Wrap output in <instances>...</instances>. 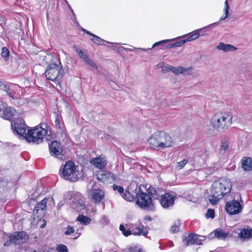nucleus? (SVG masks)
Returning <instances> with one entry per match:
<instances>
[{
  "label": "nucleus",
  "mask_w": 252,
  "mask_h": 252,
  "mask_svg": "<svg viewBox=\"0 0 252 252\" xmlns=\"http://www.w3.org/2000/svg\"><path fill=\"white\" fill-rule=\"evenodd\" d=\"M232 117L228 112H219L212 117L211 123L212 126L218 131L226 129L232 124Z\"/></svg>",
  "instance_id": "nucleus-1"
},
{
  "label": "nucleus",
  "mask_w": 252,
  "mask_h": 252,
  "mask_svg": "<svg viewBox=\"0 0 252 252\" xmlns=\"http://www.w3.org/2000/svg\"><path fill=\"white\" fill-rule=\"evenodd\" d=\"M49 126L46 123H41L39 127L36 126L33 129L29 130L26 134V140L28 142L38 144L42 142L43 137L50 135Z\"/></svg>",
  "instance_id": "nucleus-2"
},
{
  "label": "nucleus",
  "mask_w": 252,
  "mask_h": 252,
  "mask_svg": "<svg viewBox=\"0 0 252 252\" xmlns=\"http://www.w3.org/2000/svg\"><path fill=\"white\" fill-rule=\"evenodd\" d=\"M63 66L60 61L58 63H51L49 64L45 72L46 78L54 82L61 89V81L63 77Z\"/></svg>",
  "instance_id": "nucleus-3"
},
{
  "label": "nucleus",
  "mask_w": 252,
  "mask_h": 252,
  "mask_svg": "<svg viewBox=\"0 0 252 252\" xmlns=\"http://www.w3.org/2000/svg\"><path fill=\"white\" fill-rule=\"evenodd\" d=\"M231 188L232 183L230 180L221 178L213 183L211 192L218 194L223 197L230 192Z\"/></svg>",
  "instance_id": "nucleus-4"
},
{
  "label": "nucleus",
  "mask_w": 252,
  "mask_h": 252,
  "mask_svg": "<svg viewBox=\"0 0 252 252\" xmlns=\"http://www.w3.org/2000/svg\"><path fill=\"white\" fill-rule=\"evenodd\" d=\"M59 173L60 176L66 180L75 182L78 180L76 166L71 161L66 162L64 165L61 167Z\"/></svg>",
  "instance_id": "nucleus-5"
},
{
  "label": "nucleus",
  "mask_w": 252,
  "mask_h": 252,
  "mask_svg": "<svg viewBox=\"0 0 252 252\" xmlns=\"http://www.w3.org/2000/svg\"><path fill=\"white\" fill-rule=\"evenodd\" d=\"M140 188L138 189V192H136L137 197L136 204L142 209L148 211H153L154 209V204L151 196L146 193H139Z\"/></svg>",
  "instance_id": "nucleus-6"
},
{
  "label": "nucleus",
  "mask_w": 252,
  "mask_h": 252,
  "mask_svg": "<svg viewBox=\"0 0 252 252\" xmlns=\"http://www.w3.org/2000/svg\"><path fill=\"white\" fill-rule=\"evenodd\" d=\"M243 204L238 201L233 200L225 204V210L227 213L233 215L240 213L243 209Z\"/></svg>",
  "instance_id": "nucleus-7"
},
{
  "label": "nucleus",
  "mask_w": 252,
  "mask_h": 252,
  "mask_svg": "<svg viewBox=\"0 0 252 252\" xmlns=\"http://www.w3.org/2000/svg\"><path fill=\"white\" fill-rule=\"evenodd\" d=\"M11 127L14 132L24 137H26V125L22 119H17L12 122Z\"/></svg>",
  "instance_id": "nucleus-8"
},
{
  "label": "nucleus",
  "mask_w": 252,
  "mask_h": 252,
  "mask_svg": "<svg viewBox=\"0 0 252 252\" xmlns=\"http://www.w3.org/2000/svg\"><path fill=\"white\" fill-rule=\"evenodd\" d=\"M29 238V235L24 231L16 232L10 236V240L15 245L25 243Z\"/></svg>",
  "instance_id": "nucleus-9"
},
{
  "label": "nucleus",
  "mask_w": 252,
  "mask_h": 252,
  "mask_svg": "<svg viewBox=\"0 0 252 252\" xmlns=\"http://www.w3.org/2000/svg\"><path fill=\"white\" fill-rule=\"evenodd\" d=\"M175 199L173 193H165L161 196L160 203L163 208L168 209L173 206Z\"/></svg>",
  "instance_id": "nucleus-10"
},
{
  "label": "nucleus",
  "mask_w": 252,
  "mask_h": 252,
  "mask_svg": "<svg viewBox=\"0 0 252 252\" xmlns=\"http://www.w3.org/2000/svg\"><path fill=\"white\" fill-rule=\"evenodd\" d=\"M49 150L52 156L59 159H63V148L60 142L57 141L52 142L49 145Z\"/></svg>",
  "instance_id": "nucleus-11"
},
{
  "label": "nucleus",
  "mask_w": 252,
  "mask_h": 252,
  "mask_svg": "<svg viewBox=\"0 0 252 252\" xmlns=\"http://www.w3.org/2000/svg\"><path fill=\"white\" fill-rule=\"evenodd\" d=\"M48 198H44L40 202L37 203L33 210V215L38 219H41L45 215L47 207Z\"/></svg>",
  "instance_id": "nucleus-12"
},
{
  "label": "nucleus",
  "mask_w": 252,
  "mask_h": 252,
  "mask_svg": "<svg viewBox=\"0 0 252 252\" xmlns=\"http://www.w3.org/2000/svg\"><path fill=\"white\" fill-rule=\"evenodd\" d=\"M159 149L172 147L174 144L172 138L166 133L160 131Z\"/></svg>",
  "instance_id": "nucleus-13"
},
{
  "label": "nucleus",
  "mask_w": 252,
  "mask_h": 252,
  "mask_svg": "<svg viewBox=\"0 0 252 252\" xmlns=\"http://www.w3.org/2000/svg\"><path fill=\"white\" fill-rule=\"evenodd\" d=\"M97 179L105 184H110L115 180V177L110 171H103L97 175Z\"/></svg>",
  "instance_id": "nucleus-14"
},
{
  "label": "nucleus",
  "mask_w": 252,
  "mask_h": 252,
  "mask_svg": "<svg viewBox=\"0 0 252 252\" xmlns=\"http://www.w3.org/2000/svg\"><path fill=\"white\" fill-rule=\"evenodd\" d=\"M219 24V22H215L214 23H212L208 26H207L204 28H200L199 29L196 30L191 32L189 36L188 37V38L186 39L187 42L191 41L193 40H195L197 38H198L200 35V32L203 31L205 32L206 30H208L209 28L213 26H216L218 25Z\"/></svg>",
  "instance_id": "nucleus-15"
},
{
  "label": "nucleus",
  "mask_w": 252,
  "mask_h": 252,
  "mask_svg": "<svg viewBox=\"0 0 252 252\" xmlns=\"http://www.w3.org/2000/svg\"><path fill=\"white\" fill-rule=\"evenodd\" d=\"M91 196L92 199L96 203L100 202L104 196V191L99 188H95L93 187L91 191Z\"/></svg>",
  "instance_id": "nucleus-16"
},
{
  "label": "nucleus",
  "mask_w": 252,
  "mask_h": 252,
  "mask_svg": "<svg viewBox=\"0 0 252 252\" xmlns=\"http://www.w3.org/2000/svg\"><path fill=\"white\" fill-rule=\"evenodd\" d=\"M160 131H157L153 134L149 139V143L151 148L159 149Z\"/></svg>",
  "instance_id": "nucleus-17"
},
{
  "label": "nucleus",
  "mask_w": 252,
  "mask_h": 252,
  "mask_svg": "<svg viewBox=\"0 0 252 252\" xmlns=\"http://www.w3.org/2000/svg\"><path fill=\"white\" fill-rule=\"evenodd\" d=\"M90 163L98 168L102 169L106 165L107 161L104 157L100 156L91 159Z\"/></svg>",
  "instance_id": "nucleus-18"
},
{
  "label": "nucleus",
  "mask_w": 252,
  "mask_h": 252,
  "mask_svg": "<svg viewBox=\"0 0 252 252\" xmlns=\"http://www.w3.org/2000/svg\"><path fill=\"white\" fill-rule=\"evenodd\" d=\"M132 234L134 235L146 236L148 234V230L141 223H138L134 229L132 231Z\"/></svg>",
  "instance_id": "nucleus-19"
},
{
  "label": "nucleus",
  "mask_w": 252,
  "mask_h": 252,
  "mask_svg": "<svg viewBox=\"0 0 252 252\" xmlns=\"http://www.w3.org/2000/svg\"><path fill=\"white\" fill-rule=\"evenodd\" d=\"M242 166L245 171H250L252 170V158L248 157H243L241 160Z\"/></svg>",
  "instance_id": "nucleus-20"
},
{
  "label": "nucleus",
  "mask_w": 252,
  "mask_h": 252,
  "mask_svg": "<svg viewBox=\"0 0 252 252\" xmlns=\"http://www.w3.org/2000/svg\"><path fill=\"white\" fill-rule=\"evenodd\" d=\"M217 49L219 50L223 51L224 52L236 50V48L233 45L229 44H224L223 42H220L217 45Z\"/></svg>",
  "instance_id": "nucleus-21"
},
{
  "label": "nucleus",
  "mask_w": 252,
  "mask_h": 252,
  "mask_svg": "<svg viewBox=\"0 0 252 252\" xmlns=\"http://www.w3.org/2000/svg\"><path fill=\"white\" fill-rule=\"evenodd\" d=\"M15 112V109L11 107L5 108L1 114V117L5 120H11Z\"/></svg>",
  "instance_id": "nucleus-22"
},
{
  "label": "nucleus",
  "mask_w": 252,
  "mask_h": 252,
  "mask_svg": "<svg viewBox=\"0 0 252 252\" xmlns=\"http://www.w3.org/2000/svg\"><path fill=\"white\" fill-rule=\"evenodd\" d=\"M72 207L77 212H80L85 209L86 206L83 200H79L77 202H74L72 205Z\"/></svg>",
  "instance_id": "nucleus-23"
},
{
  "label": "nucleus",
  "mask_w": 252,
  "mask_h": 252,
  "mask_svg": "<svg viewBox=\"0 0 252 252\" xmlns=\"http://www.w3.org/2000/svg\"><path fill=\"white\" fill-rule=\"evenodd\" d=\"M211 194L208 196V199L213 205L217 204L219 201L223 197L222 195L217 193H214L213 192H211Z\"/></svg>",
  "instance_id": "nucleus-24"
},
{
  "label": "nucleus",
  "mask_w": 252,
  "mask_h": 252,
  "mask_svg": "<svg viewBox=\"0 0 252 252\" xmlns=\"http://www.w3.org/2000/svg\"><path fill=\"white\" fill-rule=\"evenodd\" d=\"M215 236L219 239H225L228 236V233L221 229H216L214 231Z\"/></svg>",
  "instance_id": "nucleus-25"
},
{
  "label": "nucleus",
  "mask_w": 252,
  "mask_h": 252,
  "mask_svg": "<svg viewBox=\"0 0 252 252\" xmlns=\"http://www.w3.org/2000/svg\"><path fill=\"white\" fill-rule=\"evenodd\" d=\"M92 36H93V38L91 39V40L97 45L106 46L105 43H113L109 41L104 40V39H101V38L94 35V34L92 35Z\"/></svg>",
  "instance_id": "nucleus-26"
},
{
  "label": "nucleus",
  "mask_w": 252,
  "mask_h": 252,
  "mask_svg": "<svg viewBox=\"0 0 252 252\" xmlns=\"http://www.w3.org/2000/svg\"><path fill=\"white\" fill-rule=\"evenodd\" d=\"M76 220L79 221L81 224L84 225L89 224L91 221V219L83 215H79L77 218Z\"/></svg>",
  "instance_id": "nucleus-27"
},
{
  "label": "nucleus",
  "mask_w": 252,
  "mask_h": 252,
  "mask_svg": "<svg viewBox=\"0 0 252 252\" xmlns=\"http://www.w3.org/2000/svg\"><path fill=\"white\" fill-rule=\"evenodd\" d=\"M240 237L250 238L252 237V229H244L239 234Z\"/></svg>",
  "instance_id": "nucleus-28"
},
{
  "label": "nucleus",
  "mask_w": 252,
  "mask_h": 252,
  "mask_svg": "<svg viewBox=\"0 0 252 252\" xmlns=\"http://www.w3.org/2000/svg\"><path fill=\"white\" fill-rule=\"evenodd\" d=\"M171 71L175 75H179L187 71V69L181 66L178 67L172 66L171 67Z\"/></svg>",
  "instance_id": "nucleus-29"
},
{
  "label": "nucleus",
  "mask_w": 252,
  "mask_h": 252,
  "mask_svg": "<svg viewBox=\"0 0 252 252\" xmlns=\"http://www.w3.org/2000/svg\"><path fill=\"white\" fill-rule=\"evenodd\" d=\"M195 234H190L185 239H184V242L186 243V245H192L194 243Z\"/></svg>",
  "instance_id": "nucleus-30"
},
{
  "label": "nucleus",
  "mask_w": 252,
  "mask_h": 252,
  "mask_svg": "<svg viewBox=\"0 0 252 252\" xmlns=\"http://www.w3.org/2000/svg\"><path fill=\"white\" fill-rule=\"evenodd\" d=\"M187 42V41L186 39L181 40H179V41H178L175 42L173 44H171L168 45L166 47L167 48H174V47H180V46H182L183 45H184Z\"/></svg>",
  "instance_id": "nucleus-31"
},
{
  "label": "nucleus",
  "mask_w": 252,
  "mask_h": 252,
  "mask_svg": "<svg viewBox=\"0 0 252 252\" xmlns=\"http://www.w3.org/2000/svg\"><path fill=\"white\" fill-rule=\"evenodd\" d=\"M122 196L124 199L128 201H132L134 198V195H131L129 192L126 190L122 194Z\"/></svg>",
  "instance_id": "nucleus-32"
},
{
  "label": "nucleus",
  "mask_w": 252,
  "mask_h": 252,
  "mask_svg": "<svg viewBox=\"0 0 252 252\" xmlns=\"http://www.w3.org/2000/svg\"><path fill=\"white\" fill-rule=\"evenodd\" d=\"M229 146V143L227 141H222L221 143V147L220 149V153L224 154L225 151L228 149Z\"/></svg>",
  "instance_id": "nucleus-33"
},
{
  "label": "nucleus",
  "mask_w": 252,
  "mask_h": 252,
  "mask_svg": "<svg viewBox=\"0 0 252 252\" xmlns=\"http://www.w3.org/2000/svg\"><path fill=\"white\" fill-rule=\"evenodd\" d=\"M10 55V51L6 47H3L1 50V56L5 61L8 60Z\"/></svg>",
  "instance_id": "nucleus-34"
},
{
  "label": "nucleus",
  "mask_w": 252,
  "mask_h": 252,
  "mask_svg": "<svg viewBox=\"0 0 252 252\" xmlns=\"http://www.w3.org/2000/svg\"><path fill=\"white\" fill-rule=\"evenodd\" d=\"M75 51L80 58L83 60L85 62L89 59L88 56L83 51L79 50L77 48L76 49Z\"/></svg>",
  "instance_id": "nucleus-35"
},
{
  "label": "nucleus",
  "mask_w": 252,
  "mask_h": 252,
  "mask_svg": "<svg viewBox=\"0 0 252 252\" xmlns=\"http://www.w3.org/2000/svg\"><path fill=\"white\" fill-rule=\"evenodd\" d=\"M194 244L196 245H202V241H204L205 239V237L203 236L198 235L197 234H195L194 237Z\"/></svg>",
  "instance_id": "nucleus-36"
},
{
  "label": "nucleus",
  "mask_w": 252,
  "mask_h": 252,
  "mask_svg": "<svg viewBox=\"0 0 252 252\" xmlns=\"http://www.w3.org/2000/svg\"><path fill=\"white\" fill-rule=\"evenodd\" d=\"M2 89L6 92L7 94L11 98L13 99H16L17 97L15 95H13V94L10 91L9 87L6 84H3L2 86Z\"/></svg>",
  "instance_id": "nucleus-37"
},
{
  "label": "nucleus",
  "mask_w": 252,
  "mask_h": 252,
  "mask_svg": "<svg viewBox=\"0 0 252 252\" xmlns=\"http://www.w3.org/2000/svg\"><path fill=\"white\" fill-rule=\"evenodd\" d=\"M119 229L122 231L123 234L125 236L127 237L132 234V231L128 229H126L124 225L123 224L120 225Z\"/></svg>",
  "instance_id": "nucleus-38"
},
{
  "label": "nucleus",
  "mask_w": 252,
  "mask_h": 252,
  "mask_svg": "<svg viewBox=\"0 0 252 252\" xmlns=\"http://www.w3.org/2000/svg\"><path fill=\"white\" fill-rule=\"evenodd\" d=\"M57 251L58 252H68L67 247L63 244H60L57 246Z\"/></svg>",
  "instance_id": "nucleus-39"
},
{
  "label": "nucleus",
  "mask_w": 252,
  "mask_h": 252,
  "mask_svg": "<svg viewBox=\"0 0 252 252\" xmlns=\"http://www.w3.org/2000/svg\"><path fill=\"white\" fill-rule=\"evenodd\" d=\"M75 232V229L74 228L68 225L66 228V230L64 231V234L66 235H70L71 234L74 233Z\"/></svg>",
  "instance_id": "nucleus-40"
},
{
  "label": "nucleus",
  "mask_w": 252,
  "mask_h": 252,
  "mask_svg": "<svg viewBox=\"0 0 252 252\" xmlns=\"http://www.w3.org/2000/svg\"><path fill=\"white\" fill-rule=\"evenodd\" d=\"M188 160L186 159H183L182 161L178 162L176 166V168L178 170H180L184 168L185 165L187 163Z\"/></svg>",
  "instance_id": "nucleus-41"
},
{
  "label": "nucleus",
  "mask_w": 252,
  "mask_h": 252,
  "mask_svg": "<svg viewBox=\"0 0 252 252\" xmlns=\"http://www.w3.org/2000/svg\"><path fill=\"white\" fill-rule=\"evenodd\" d=\"M126 252H143V251L137 247H130L126 251Z\"/></svg>",
  "instance_id": "nucleus-42"
},
{
  "label": "nucleus",
  "mask_w": 252,
  "mask_h": 252,
  "mask_svg": "<svg viewBox=\"0 0 252 252\" xmlns=\"http://www.w3.org/2000/svg\"><path fill=\"white\" fill-rule=\"evenodd\" d=\"M113 189L114 190H117L121 195L124 192V189L122 187L113 185Z\"/></svg>",
  "instance_id": "nucleus-43"
},
{
  "label": "nucleus",
  "mask_w": 252,
  "mask_h": 252,
  "mask_svg": "<svg viewBox=\"0 0 252 252\" xmlns=\"http://www.w3.org/2000/svg\"><path fill=\"white\" fill-rule=\"evenodd\" d=\"M172 66L169 65L168 64L163 65L161 67V71L164 73H167L171 71V67H172Z\"/></svg>",
  "instance_id": "nucleus-44"
},
{
  "label": "nucleus",
  "mask_w": 252,
  "mask_h": 252,
  "mask_svg": "<svg viewBox=\"0 0 252 252\" xmlns=\"http://www.w3.org/2000/svg\"><path fill=\"white\" fill-rule=\"evenodd\" d=\"M206 217L207 218H214L215 217V212L214 210L211 209H208L206 214Z\"/></svg>",
  "instance_id": "nucleus-45"
},
{
  "label": "nucleus",
  "mask_w": 252,
  "mask_h": 252,
  "mask_svg": "<svg viewBox=\"0 0 252 252\" xmlns=\"http://www.w3.org/2000/svg\"><path fill=\"white\" fill-rule=\"evenodd\" d=\"M109 48L111 49L117 51L119 52H122L123 51V49H124V47L123 46H119L117 45H111L110 46H109Z\"/></svg>",
  "instance_id": "nucleus-46"
},
{
  "label": "nucleus",
  "mask_w": 252,
  "mask_h": 252,
  "mask_svg": "<svg viewBox=\"0 0 252 252\" xmlns=\"http://www.w3.org/2000/svg\"><path fill=\"white\" fill-rule=\"evenodd\" d=\"M169 41H170V40L166 39V40H161V41L157 42L153 44V45L152 46V47L151 49L157 46L162 45L165 43H167V42H169Z\"/></svg>",
  "instance_id": "nucleus-47"
},
{
  "label": "nucleus",
  "mask_w": 252,
  "mask_h": 252,
  "mask_svg": "<svg viewBox=\"0 0 252 252\" xmlns=\"http://www.w3.org/2000/svg\"><path fill=\"white\" fill-rule=\"evenodd\" d=\"M86 63L91 67L95 69L97 68V65L91 59H89V60H88V61Z\"/></svg>",
  "instance_id": "nucleus-48"
},
{
  "label": "nucleus",
  "mask_w": 252,
  "mask_h": 252,
  "mask_svg": "<svg viewBox=\"0 0 252 252\" xmlns=\"http://www.w3.org/2000/svg\"><path fill=\"white\" fill-rule=\"evenodd\" d=\"M179 230V225L178 224H175L171 227V231L173 233H176Z\"/></svg>",
  "instance_id": "nucleus-49"
},
{
  "label": "nucleus",
  "mask_w": 252,
  "mask_h": 252,
  "mask_svg": "<svg viewBox=\"0 0 252 252\" xmlns=\"http://www.w3.org/2000/svg\"><path fill=\"white\" fill-rule=\"evenodd\" d=\"M55 126L57 128L62 129V127L60 125V121L58 116H56V120L55 121Z\"/></svg>",
  "instance_id": "nucleus-50"
},
{
  "label": "nucleus",
  "mask_w": 252,
  "mask_h": 252,
  "mask_svg": "<svg viewBox=\"0 0 252 252\" xmlns=\"http://www.w3.org/2000/svg\"><path fill=\"white\" fill-rule=\"evenodd\" d=\"M229 8V6L228 4V2L227 0H226L225 1V3H224V8L223 9L224 12H226L228 11Z\"/></svg>",
  "instance_id": "nucleus-51"
},
{
  "label": "nucleus",
  "mask_w": 252,
  "mask_h": 252,
  "mask_svg": "<svg viewBox=\"0 0 252 252\" xmlns=\"http://www.w3.org/2000/svg\"><path fill=\"white\" fill-rule=\"evenodd\" d=\"M81 235L80 233H78L77 231L74 234V237H73L72 238L74 240L77 239L79 237V236Z\"/></svg>",
  "instance_id": "nucleus-52"
},
{
  "label": "nucleus",
  "mask_w": 252,
  "mask_h": 252,
  "mask_svg": "<svg viewBox=\"0 0 252 252\" xmlns=\"http://www.w3.org/2000/svg\"><path fill=\"white\" fill-rule=\"evenodd\" d=\"M102 221L103 222H105L106 224H108L109 222V220H108L107 217H106L105 216H103L102 218Z\"/></svg>",
  "instance_id": "nucleus-53"
},
{
  "label": "nucleus",
  "mask_w": 252,
  "mask_h": 252,
  "mask_svg": "<svg viewBox=\"0 0 252 252\" xmlns=\"http://www.w3.org/2000/svg\"><path fill=\"white\" fill-rule=\"evenodd\" d=\"M11 244H13V242H12V241H11L10 240V238H9V241H7L5 242L4 243V245L5 246H7H7H10Z\"/></svg>",
  "instance_id": "nucleus-54"
},
{
  "label": "nucleus",
  "mask_w": 252,
  "mask_h": 252,
  "mask_svg": "<svg viewBox=\"0 0 252 252\" xmlns=\"http://www.w3.org/2000/svg\"><path fill=\"white\" fill-rule=\"evenodd\" d=\"M82 31H83L84 32L88 34H90L92 36L94 34L93 33H91L89 31H88L86 30L85 29H82Z\"/></svg>",
  "instance_id": "nucleus-55"
},
{
  "label": "nucleus",
  "mask_w": 252,
  "mask_h": 252,
  "mask_svg": "<svg viewBox=\"0 0 252 252\" xmlns=\"http://www.w3.org/2000/svg\"><path fill=\"white\" fill-rule=\"evenodd\" d=\"M145 220H148L149 221L152 220V219L149 216H146L145 217Z\"/></svg>",
  "instance_id": "nucleus-56"
},
{
  "label": "nucleus",
  "mask_w": 252,
  "mask_h": 252,
  "mask_svg": "<svg viewBox=\"0 0 252 252\" xmlns=\"http://www.w3.org/2000/svg\"><path fill=\"white\" fill-rule=\"evenodd\" d=\"M123 50H125L126 51H133V49H130V48H126L124 47V49H123Z\"/></svg>",
  "instance_id": "nucleus-57"
},
{
  "label": "nucleus",
  "mask_w": 252,
  "mask_h": 252,
  "mask_svg": "<svg viewBox=\"0 0 252 252\" xmlns=\"http://www.w3.org/2000/svg\"><path fill=\"white\" fill-rule=\"evenodd\" d=\"M224 13H225V17H228L230 15L229 11H227V12H226Z\"/></svg>",
  "instance_id": "nucleus-58"
},
{
  "label": "nucleus",
  "mask_w": 252,
  "mask_h": 252,
  "mask_svg": "<svg viewBox=\"0 0 252 252\" xmlns=\"http://www.w3.org/2000/svg\"><path fill=\"white\" fill-rule=\"evenodd\" d=\"M227 17H225V15L224 16H221L220 20V21H221V20H225V19H226Z\"/></svg>",
  "instance_id": "nucleus-59"
},
{
  "label": "nucleus",
  "mask_w": 252,
  "mask_h": 252,
  "mask_svg": "<svg viewBox=\"0 0 252 252\" xmlns=\"http://www.w3.org/2000/svg\"><path fill=\"white\" fill-rule=\"evenodd\" d=\"M46 225V222H44V224H42L41 226H40V227L41 228H44L45 227Z\"/></svg>",
  "instance_id": "nucleus-60"
},
{
  "label": "nucleus",
  "mask_w": 252,
  "mask_h": 252,
  "mask_svg": "<svg viewBox=\"0 0 252 252\" xmlns=\"http://www.w3.org/2000/svg\"><path fill=\"white\" fill-rule=\"evenodd\" d=\"M138 49H139V50H143V51H146V50H146V49H145V48H139Z\"/></svg>",
  "instance_id": "nucleus-61"
},
{
  "label": "nucleus",
  "mask_w": 252,
  "mask_h": 252,
  "mask_svg": "<svg viewBox=\"0 0 252 252\" xmlns=\"http://www.w3.org/2000/svg\"><path fill=\"white\" fill-rule=\"evenodd\" d=\"M154 193H153L152 192H150V193L152 194V196L153 195V194H156V190H154ZM149 193H150V191H149Z\"/></svg>",
  "instance_id": "nucleus-62"
},
{
  "label": "nucleus",
  "mask_w": 252,
  "mask_h": 252,
  "mask_svg": "<svg viewBox=\"0 0 252 252\" xmlns=\"http://www.w3.org/2000/svg\"><path fill=\"white\" fill-rule=\"evenodd\" d=\"M65 1H66V3H67V1H66V0H65Z\"/></svg>",
  "instance_id": "nucleus-63"
}]
</instances>
